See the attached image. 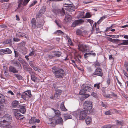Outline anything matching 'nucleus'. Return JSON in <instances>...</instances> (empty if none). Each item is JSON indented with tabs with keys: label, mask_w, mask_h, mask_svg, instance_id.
<instances>
[{
	"label": "nucleus",
	"mask_w": 128,
	"mask_h": 128,
	"mask_svg": "<svg viewBox=\"0 0 128 128\" xmlns=\"http://www.w3.org/2000/svg\"><path fill=\"white\" fill-rule=\"evenodd\" d=\"M12 120V118L8 114L5 115L2 120H0V127L7 128L11 124Z\"/></svg>",
	"instance_id": "obj_1"
},
{
	"label": "nucleus",
	"mask_w": 128,
	"mask_h": 128,
	"mask_svg": "<svg viewBox=\"0 0 128 128\" xmlns=\"http://www.w3.org/2000/svg\"><path fill=\"white\" fill-rule=\"evenodd\" d=\"M88 112L87 110H84L80 111V109H78L73 112V115L77 118H79L81 120L85 119L87 116Z\"/></svg>",
	"instance_id": "obj_2"
},
{
	"label": "nucleus",
	"mask_w": 128,
	"mask_h": 128,
	"mask_svg": "<svg viewBox=\"0 0 128 128\" xmlns=\"http://www.w3.org/2000/svg\"><path fill=\"white\" fill-rule=\"evenodd\" d=\"M56 67H53L52 69V72L54 73L56 77L57 78H61L64 76L65 72L62 69L57 70L55 69Z\"/></svg>",
	"instance_id": "obj_3"
},
{
	"label": "nucleus",
	"mask_w": 128,
	"mask_h": 128,
	"mask_svg": "<svg viewBox=\"0 0 128 128\" xmlns=\"http://www.w3.org/2000/svg\"><path fill=\"white\" fill-rule=\"evenodd\" d=\"M82 90L80 91V94L81 95L85 94L86 91L90 92L92 89V88L87 84H84L82 86Z\"/></svg>",
	"instance_id": "obj_4"
},
{
	"label": "nucleus",
	"mask_w": 128,
	"mask_h": 128,
	"mask_svg": "<svg viewBox=\"0 0 128 128\" xmlns=\"http://www.w3.org/2000/svg\"><path fill=\"white\" fill-rule=\"evenodd\" d=\"M84 110L88 111L91 110L92 108V104L91 102L89 101H85L84 104Z\"/></svg>",
	"instance_id": "obj_5"
},
{
	"label": "nucleus",
	"mask_w": 128,
	"mask_h": 128,
	"mask_svg": "<svg viewBox=\"0 0 128 128\" xmlns=\"http://www.w3.org/2000/svg\"><path fill=\"white\" fill-rule=\"evenodd\" d=\"M22 98L26 100H28L29 98H30L32 96L30 90H28L26 91L23 93L21 95Z\"/></svg>",
	"instance_id": "obj_6"
},
{
	"label": "nucleus",
	"mask_w": 128,
	"mask_h": 128,
	"mask_svg": "<svg viewBox=\"0 0 128 128\" xmlns=\"http://www.w3.org/2000/svg\"><path fill=\"white\" fill-rule=\"evenodd\" d=\"M78 48L84 54L88 50V47L84 44H79L78 46Z\"/></svg>",
	"instance_id": "obj_7"
},
{
	"label": "nucleus",
	"mask_w": 128,
	"mask_h": 128,
	"mask_svg": "<svg viewBox=\"0 0 128 128\" xmlns=\"http://www.w3.org/2000/svg\"><path fill=\"white\" fill-rule=\"evenodd\" d=\"M63 123V120L61 118H58L55 122H52L49 124L50 126H54L56 125V124H62Z\"/></svg>",
	"instance_id": "obj_8"
},
{
	"label": "nucleus",
	"mask_w": 128,
	"mask_h": 128,
	"mask_svg": "<svg viewBox=\"0 0 128 128\" xmlns=\"http://www.w3.org/2000/svg\"><path fill=\"white\" fill-rule=\"evenodd\" d=\"M84 21L83 20H79L75 21L72 24V26L74 27L76 26L82 24L84 23Z\"/></svg>",
	"instance_id": "obj_9"
},
{
	"label": "nucleus",
	"mask_w": 128,
	"mask_h": 128,
	"mask_svg": "<svg viewBox=\"0 0 128 128\" xmlns=\"http://www.w3.org/2000/svg\"><path fill=\"white\" fill-rule=\"evenodd\" d=\"M103 75L102 70L100 68H98L93 74V75H97L102 76Z\"/></svg>",
	"instance_id": "obj_10"
},
{
	"label": "nucleus",
	"mask_w": 128,
	"mask_h": 128,
	"mask_svg": "<svg viewBox=\"0 0 128 128\" xmlns=\"http://www.w3.org/2000/svg\"><path fill=\"white\" fill-rule=\"evenodd\" d=\"M86 52V53L84 54V58L86 59L88 57L91 55H92L94 56H95L96 55V54L95 53L92 52L91 51L88 52L87 51V52Z\"/></svg>",
	"instance_id": "obj_11"
},
{
	"label": "nucleus",
	"mask_w": 128,
	"mask_h": 128,
	"mask_svg": "<svg viewBox=\"0 0 128 128\" xmlns=\"http://www.w3.org/2000/svg\"><path fill=\"white\" fill-rule=\"evenodd\" d=\"M9 71L14 73H18V71L16 70V68L14 67L10 66L9 67Z\"/></svg>",
	"instance_id": "obj_12"
},
{
	"label": "nucleus",
	"mask_w": 128,
	"mask_h": 128,
	"mask_svg": "<svg viewBox=\"0 0 128 128\" xmlns=\"http://www.w3.org/2000/svg\"><path fill=\"white\" fill-rule=\"evenodd\" d=\"M17 36L18 37H24L27 38L28 36L27 35L25 34H24L22 32H19L16 34Z\"/></svg>",
	"instance_id": "obj_13"
},
{
	"label": "nucleus",
	"mask_w": 128,
	"mask_h": 128,
	"mask_svg": "<svg viewBox=\"0 0 128 128\" xmlns=\"http://www.w3.org/2000/svg\"><path fill=\"white\" fill-rule=\"evenodd\" d=\"M19 104L18 101L15 100L12 102V108L17 107L18 106Z\"/></svg>",
	"instance_id": "obj_14"
},
{
	"label": "nucleus",
	"mask_w": 128,
	"mask_h": 128,
	"mask_svg": "<svg viewBox=\"0 0 128 128\" xmlns=\"http://www.w3.org/2000/svg\"><path fill=\"white\" fill-rule=\"evenodd\" d=\"M72 20L71 16L69 15H67L66 16L65 18L64 19V21L67 22H70Z\"/></svg>",
	"instance_id": "obj_15"
},
{
	"label": "nucleus",
	"mask_w": 128,
	"mask_h": 128,
	"mask_svg": "<svg viewBox=\"0 0 128 128\" xmlns=\"http://www.w3.org/2000/svg\"><path fill=\"white\" fill-rule=\"evenodd\" d=\"M64 117L65 120L68 119H71L72 118L71 115L69 114H64Z\"/></svg>",
	"instance_id": "obj_16"
},
{
	"label": "nucleus",
	"mask_w": 128,
	"mask_h": 128,
	"mask_svg": "<svg viewBox=\"0 0 128 128\" xmlns=\"http://www.w3.org/2000/svg\"><path fill=\"white\" fill-rule=\"evenodd\" d=\"M52 109L54 111L55 115V116H60L61 114H60V111L58 110H56L55 109H54L53 108H52Z\"/></svg>",
	"instance_id": "obj_17"
},
{
	"label": "nucleus",
	"mask_w": 128,
	"mask_h": 128,
	"mask_svg": "<svg viewBox=\"0 0 128 128\" xmlns=\"http://www.w3.org/2000/svg\"><path fill=\"white\" fill-rule=\"evenodd\" d=\"M60 108L61 110L63 111L66 112L67 111V110L65 107L64 106V102H62L60 106Z\"/></svg>",
	"instance_id": "obj_18"
},
{
	"label": "nucleus",
	"mask_w": 128,
	"mask_h": 128,
	"mask_svg": "<svg viewBox=\"0 0 128 128\" xmlns=\"http://www.w3.org/2000/svg\"><path fill=\"white\" fill-rule=\"evenodd\" d=\"M86 122L88 125L92 123V119L90 117H88L86 120Z\"/></svg>",
	"instance_id": "obj_19"
},
{
	"label": "nucleus",
	"mask_w": 128,
	"mask_h": 128,
	"mask_svg": "<svg viewBox=\"0 0 128 128\" xmlns=\"http://www.w3.org/2000/svg\"><path fill=\"white\" fill-rule=\"evenodd\" d=\"M11 62V64L16 66H19L20 64V62L18 61L14 60H12Z\"/></svg>",
	"instance_id": "obj_20"
},
{
	"label": "nucleus",
	"mask_w": 128,
	"mask_h": 128,
	"mask_svg": "<svg viewBox=\"0 0 128 128\" xmlns=\"http://www.w3.org/2000/svg\"><path fill=\"white\" fill-rule=\"evenodd\" d=\"M18 110H13V111L16 116L17 118L20 117L22 116L18 112Z\"/></svg>",
	"instance_id": "obj_21"
},
{
	"label": "nucleus",
	"mask_w": 128,
	"mask_h": 128,
	"mask_svg": "<svg viewBox=\"0 0 128 128\" xmlns=\"http://www.w3.org/2000/svg\"><path fill=\"white\" fill-rule=\"evenodd\" d=\"M36 20L34 18H33L32 20V26L35 29L36 28Z\"/></svg>",
	"instance_id": "obj_22"
},
{
	"label": "nucleus",
	"mask_w": 128,
	"mask_h": 128,
	"mask_svg": "<svg viewBox=\"0 0 128 128\" xmlns=\"http://www.w3.org/2000/svg\"><path fill=\"white\" fill-rule=\"evenodd\" d=\"M26 107L24 106H22L20 108V111L23 114H24L26 112Z\"/></svg>",
	"instance_id": "obj_23"
},
{
	"label": "nucleus",
	"mask_w": 128,
	"mask_h": 128,
	"mask_svg": "<svg viewBox=\"0 0 128 128\" xmlns=\"http://www.w3.org/2000/svg\"><path fill=\"white\" fill-rule=\"evenodd\" d=\"M62 91L60 90H58L55 93V97L57 98H58L60 96Z\"/></svg>",
	"instance_id": "obj_24"
},
{
	"label": "nucleus",
	"mask_w": 128,
	"mask_h": 128,
	"mask_svg": "<svg viewBox=\"0 0 128 128\" xmlns=\"http://www.w3.org/2000/svg\"><path fill=\"white\" fill-rule=\"evenodd\" d=\"M46 6H43L41 8L40 12L42 14H44L46 11Z\"/></svg>",
	"instance_id": "obj_25"
},
{
	"label": "nucleus",
	"mask_w": 128,
	"mask_h": 128,
	"mask_svg": "<svg viewBox=\"0 0 128 128\" xmlns=\"http://www.w3.org/2000/svg\"><path fill=\"white\" fill-rule=\"evenodd\" d=\"M4 54H11L12 53V51L9 48H7L4 49Z\"/></svg>",
	"instance_id": "obj_26"
},
{
	"label": "nucleus",
	"mask_w": 128,
	"mask_h": 128,
	"mask_svg": "<svg viewBox=\"0 0 128 128\" xmlns=\"http://www.w3.org/2000/svg\"><path fill=\"white\" fill-rule=\"evenodd\" d=\"M120 41H122L123 42L122 43L119 44V45H128V40H120Z\"/></svg>",
	"instance_id": "obj_27"
},
{
	"label": "nucleus",
	"mask_w": 128,
	"mask_h": 128,
	"mask_svg": "<svg viewBox=\"0 0 128 128\" xmlns=\"http://www.w3.org/2000/svg\"><path fill=\"white\" fill-rule=\"evenodd\" d=\"M31 78L32 80L35 82L39 80L38 78L34 75H31Z\"/></svg>",
	"instance_id": "obj_28"
},
{
	"label": "nucleus",
	"mask_w": 128,
	"mask_h": 128,
	"mask_svg": "<svg viewBox=\"0 0 128 128\" xmlns=\"http://www.w3.org/2000/svg\"><path fill=\"white\" fill-rule=\"evenodd\" d=\"M35 118H36L35 117H32V118L29 121V123L30 124H33L35 123Z\"/></svg>",
	"instance_id": "obj_29"
},
{
	"label": "nucleus",
	"mask_w": 128,
	"mask_h": 128,
	"mask_svg": "<svg viewBox=\"0 0 128 128\" xmlns=\"http://www.w3.org/2000/svg\"><path fill=\"white\" fill-rule=\"evenodd\" d=\"M0 100L2 102H5V97L3 94H0Z\"/></svg>",
	"instance_id": "obj_30"
},
{
	"label": "nucleus",
	"mask_w": 128,
	"mask_h": 128,
	"mask_svg": "<svg viewBox=\"0 0 128 128\" xmlns=\"http://www.w3.org/2000/svg\"><path fill=\"white\" fill-rule=\"evenodd\" d=\"M62 54L59 52H57L55 53L54 56L55 57H60L61 55Z\"/></svg>",
	"instance_id": "obj_31"
},
{
	"label": "nucleus",
	"mask_w": 128,
	"mask_h": 128,
	"mask_svg": "<svg viewBox=\"0 0 128 128\" xmlns=\"http://www.w3.org/2000/svg\"><path fill=\"white\" fill-rule=\"evenodd\" d=\"M44 22L43 20L40 21V22L38 23V24L37 25V27H40L44 24Z\"/></svg>",
	"instance_id": "obj_32"
},
{
	"label": "nucleus",
	"mask_w": 128,
	"mask_h": 128,
	"mask_svg": "<svg viewBox=\"0 0 128 128\" xmlns=\"http://www.w3.org/2000/svg\"><path fill=\"white\" fill-rule=\"evenodd\" d=\"M116 124L118 126H123L124 123L123 121H120L118 120L116 121Z\"/></svg>",
	"instance_id": "obj_33"
},
{
	"label": "nucleus",
	"mask_w": 128,
	"mask_h": 128,
	"mask_svg": "<svg viewBox=\"0 0 128 128\" xmlns=\"http://www.w3.org/2000/svg\"><path fill=\"white\" fill-rule=\"evenodd\" d=\"M26 64V63H25ZM24 70L27 71H31V69L30 68H29L26 65H24Z\"/></svg>",
	"instance_id": "obj_34"
},
{
	"label": "nucleus",
	"mask_w": 128,
	"mask_h": 128,
	"mask_svg": "<svg viewBox=\"0 0 128 128\" xmlns=\"http://www.w3.org/2000/svg\"><path fill=\"white\" fill-rule=\"evenodd\" d=\"M15 76L18 80H22L23 79V77L20 75L18 74H15Z\"/></svg>",
	"instance_id": "obj_35"
},
{
	"label": "nucleus",
	"mask_w": 128,
	"mask_h": 128,
	"mask_svg": "<svg viewBox=\"0 0 128 128\" xmlns=\"http://www.w3.org/2000/svg\"><path fill=\"white\" fill-rule=\"evenodd\" d=\"M84 12H80L79 13V18H83L84 17Z\"/></svg>",
	"instance_id": "obj_36"
},
{
	"label": "nucleus",
	"mask_w": 128,
	"mask_h": 128,
	"mask_svg": "<svg viewBox=\"0 0 128 128\" xmlns=\"http://www.w3.org/2000/svg\"><path fill=\"white\" fill-rule=\"evenodd\" d=\"M30 0H24V2L22 5L23 6H26L29 2Z\"/></svg>",
	"instance_id": "obj_37"
},
{
	"label": "nucleus",
	"mask_w": 128,
	"mask_h": 128,
	"mask_svg": "<svg viewBox=\"0 0 128 128\" xmlns=\"http://www.w3.org/2000/svg\"><path fill=\"white\" fill-rule=\"evenodd\" d=\"M91 17L90 14L89 12H87L86 13V15L84 17V18H89Z\"/></svg>",
	"instance_id": "obj_38"
},
{
	"label": "nucleus",
	"mask_w": 128,
	"mask_h": 128,
	"mask_svg": "<svg viewBox=\"0 0 128 128\" xmlns=\"http://www.w3.org/2000/svg\"><path fill=\"white\" fill-rule=\"evenodd\" d=\"M112 126L110 124H107L101 128H112Z\"/></svg>",
	"instance_id": "obj_39"
},
{
	"label": "nucleus",
	"mask_w": 128,
	"mask_h": 128,
	"mask_svg": "<svg viewBox=\"0 0 128 128\" xmlns=\"http://www.w3.org/2000/svg\"><path fill=\"white\" fill-rule=\"evenodd\" d=\"M12 42L11 40H7L4 42V43L6 44H10Z\"/></svg>",
	"instance_id": "obj_40"
},
{
	"label": "nucleus",
	"mask_w": 128,
	"mask_h": 128,
	"mask_svg": "<svg viewBox=\"0 0 128 128\" xmlns=\"http://www.w3.org/2000/svg\"><path fill=\"white\" fill-rule=\"evenodd\" d=\"M86 22H88L92 26V24H93L94 23L93 21L91 20L87 19L86 20Z\"/></svg>",
	"instance_id": "obj_41"
},
{
	"label": "nucleus",
	"mask_w": 128,
	"mask_h": 128,
	"mask_svg": "<svg viewBox=\"0 0 128 128\" xmlns=\"http://www.w3.org/2000/svg\"><path fill=\"white\" fill-rule=\"evenodd\" d=\"M109 40L110 41L112 42H116L117 41H120V40L113 39L110 38H109Z\"/></svg>",
	"instance_id": "obj_42"
},
{
	"label": "nucleus",
	"mask_w": 128,
	"mask_h": 128,
	"mask_svg": "<svg viewBox=\"0 0 128 128\" xmlns=\"http://www.w3.org/2000/svg\"><path fill=\"white\" fill-rule=\"evenodd\" d=\"M76 34L78 35H82V32L81 30H78L76 31Z\"/></svg>",
	"instance_id": "obj_43"
},
{
	"label": "nucleus",
	"mask_w": 128,
	"mask_h": 128,
	"mask_svg": "<svg viewBox=\"0 0 128 128\" xmlns=\"http://www.w3.org/2000/svg\"><path fill=\"white\" fill-rule=\"evenodd\" d=\"M54 34H64V33L61 30H58L56 32L54 33Z\"/></svg>",
	"instance_id": "obj_44"
},
{
	"label": "nucleus",
	"mask_w": 128,
	"mask_h": 128,
	"mask_svg": "<svg viewBox=\"0 0 128 128\" xmlns=\"http://www.w3.org/2000/svg\"><path fill=\"white\" fill-rule=\"evenodd\" d=\"M37 2L36 1H34L32 3V4H30V5L29 6V7L30 8L33 6H34V5H35L36 4Z\"/></svg>",
	"instance_id": "obj_45"
},
{
	"label": "nucleus",
	"mask_w": 128,
	"mask_h": 128,
	"mask_svg": "<svg viewBox=\"0 0 128 128\" xmlns=\"http://www.w3.org/2000/svg\"><path fill=\"white\" fill-rule=\"evenodd\" d=\"M22 2L23 0H18V7H20L21 6Z\"/></svg>",
	"instance_id": "obj_46"
},
{
	"label": "nucleus",
	"mask_w": 128,
	"mask_h": 128,
	"mask_svg": "<svg viewBox=\"0 0 128 128\" xmlns=\"http://www.w3.org/2000/svg\"><path fill=\"white\" fill-rule=\"evenodd\" d=\"M108 36L112 38H119V36L118 35H110Z\"/></svg>",
	"instance_id": "obj_47"
},
{
	"label": "nucleus",
	"mask_w": 128,
	"mask_h": 128,
	"mask_svg": "<svg viewBox=\"0 0 128 128\" xmlns=\"http://www.w3.org/2000/svg\"><path fill=\"white\" fill-rule=\"evenodd\" d=\"M104 97L107 98H112L111 95L110 94H105L104 95Z\"/></svg>",
	"instance_id": "obj_48"
},
{
	"label": "nucleus",
	"mask_w": 128,
	"mask_h": 128,
	"mask_svg": "<svg viewBox=\"0 0 128 128\" xmlns=\"http://www.w3.org/2000/svg\"><path fill=\"white\" fill-rule=\"evenodd\" d=\"M100 83L99 84H94V86L95 88H96L98 89L100 88Z\"/></svg>",
	"instance_id": "obj_49"
},
{
	"label": "nucleus",
	"mask_w": 128,
	"mask_h": 128,
	"mask_svg": "<svg viewBox=\"0 0 128 128\" xmlns=\"http://www.w3.org/2000/svg\"><path fill=\"white\" fill-rule=\"evenodd\" d=\"M106 18V17L105 16H103L102 17L100 20L97 23L98 24H99L103 20L105 19Z\"/></svg>",
	"instance_id": "obj_50"
},
{
	"label": "nucleus",
	"mask_w": 128,
	"mask_h": 128,
	"mask_svg": "<svg viewBox=\"0 0 128 128\" xmlns=\"http://www.w3.org/2000/svg\"><path fill=\"white\" fill-rule=\"evenodd\" d=\"M43 14H42L41 13H40L39 12L36 15V18H40V17Z\"/></svg>",
	"instance_id": "obj_51"
},
{
	"label": "nucleus",
	"mask_w": 128,
	"mask_h": 128,
	"mask_svg": "<svg viewBox=\"0 0 128 128\" xmlns=\"http://www.w3.org/2000/svg\"><path fill=\"white\" fill-rule=\"evenodd\" d=\"M29 64L30 66L32 68L34 66V65L35 64V63L34 62L32 61H30V62Z\"/></svg>",
	"instance_id": "obj_52"
},
{
	"label": "nucleus",
	"mask_w": 128,
	"mask_h": 128,
	"mask_svg": "<svg viewBox=\"0 0 128 128\" xmlns=\"http://www.w3.org/2000/svg\"><path fill=\"white\" fill-rule=\"evenodd\" d=\"M112 112H111L110 111H108L106 112L105 114L106 115H110L112 114Z\"/></svg>",
	"instance_id": "obj_53"
},
{
	"label": "nucleus",
	"mask_w": 128,
	"mask_h": 128,
	"mask_svg": "<svg viewBox=\"0 0 128 128\" xmlns=\"http://www.w3.org/2000/svg\"><path fill=\"white\" fill-rule=\"evenodd\" d=\"M32 68H33L35 70L38 72H39L40 70L38 68L36 67H35L34 66Z\"/></svg>",
	"instance_id": "obj_54"
},
{
	"label": "nucleus",
	"mask_w": 128,
	"mask_h": 128,
	"mask_svg": "<svg viewBox=\"0 0 128 128\" xmlns=\"http://www.w3.org/2000/svg\"><path fill=\"white\" fill-rule=\"evenodd\" d=\"M91 95L92 96L95 98H96L97 96L96 94L93 92H92L91 93Z\"/></svg>",
	"instance_id": "obj_55"
},
{
	"label": "nucleus",
	"mask_w": 128,
	"mask_h": 128,
	"mask_svg": "<svg viewBox=\"0 0 128 128\" xmlns=\"http://www.w3.org/2000/svg\"><path fill=\"white\" fill-rule=\"evenodd\" d=\"M4 54V50H0V55H2Z\"/></svg>",
	"instance_id": "obj_56"
},
{
	"label": "nucleus",
	"mask_w": 128,
	"mask_h": 128,
	"mask_svg": "<svg viewBox=\"0 0 128 128\" xmlns=\"http://www.w3.org/2000/svg\"><path fill=\"white\" fill-rule=\"evenodd\" d=\"M4 107L3 104L1 102H0V110L2 109Z\"/></svg>",
	"instance_id": "obj_57"
},
{
	"label": "nucleus",
	"mask_w": 128,
	"mask_h": 128,
	"mask_svg": "<svg viewBox=\"0 0 128 128\" xmlns=\"http://www.w3.org/2000/svg\"><path fill=\"white\" fill-rule=\"evenodd\" d=\"M14 53H15V57L16 58L18 57V54H19V53L18 52L15 51Z\"/></svg>",
	"instance_id": "obj_58"
},
{
	"label": "nucleus",
	"mask_w": 128,
	"mask_h": 128,
	"mask_svg": "<svg viewBox=\"0 0 128 128\" xmlns=\"http://www.w3.org/2000/svg\"><path fill=\"white\" fill-rule=\"evenodd\" d=\"M61 13L63 15H64L65 14V11L64 10V8H62V10L61 11Z\"/></svg>",
	"instance_id": "obj_59"
},
{
	"label": "nucleus",
	"mask_w": 128,
	"mask_h": 128,
	"mask_svg": "<svg viewBox=\"0 0 128 128\" xmlns=\"http://www.w3.org/2000/svg\"><path fill=\"white\" fill-rule=\"evenodd\" d=\"M68 40L69 44L71 45H72V42L70 39V38H68Z\"/></svg>",
	"instance_id": "obj_60"
},
{
	"label": "nucleus",
	"mask_w": 128,
	"mask_h": 128,
	"mask_svg": "<svg viewBox=\"0 0 128 128\" xmlns=\"http://www.w3.org/2000/svg\"><path fill=\"white\" fill-rule=\"evenodd\" d=\"M34 52L32 51L30 53L29 55L30 56H32L34 55Z\"/></svg>",
	"instance_id": "obj_61"
},
{
	"label": "nucleus",
	"mask_w": 128,
	"mask_h": 128,
	"mask_svg": "<svg viewBox=\"0 0 128 128\" xmlns=\"http://www.w3.org/2000/svg\"><path fill=\"white\" fill-rule=\"evenodd\" d=\"M14 40L15 42H19L20 40L18 38H14Z\"/></svg>",
	"instance_id": "obj_62"
},
{
	"label": "nucleus",
	"mask_w": 128,
	"mask_h": 128,
	"mask_svg": "<svg viewBox=\"0 0 128 128\" xmlns=\"http://www.w3.org/2000/svg\"><path fill=\"white\" fill-rule=\"evenodd\" d=\"M96 23H95L93 25V27H92V28H93V29L94 30L95 28H96Z\"/></svg>",
	"instance_id": "obj_63"
},
{
	"label": "nucleus",
	"mask_w": 128,
	"mask_h": 128,
	"mask_svg": "<svg viewBox=\"0 0 128 128\" xmlns=\"http://www.w3.org/2000/svg\"><path fill=\"white\" fill-rule=\"evenodd\" d=\"M110 95H111V97L112 96H113L114 97H116L117 96V95L114 94V92H111V94Z\"/></svg>",
	"instance_id": "obj_64"
}]
</instances>
